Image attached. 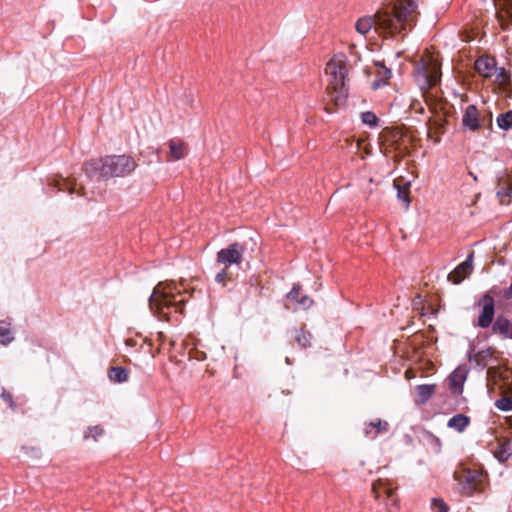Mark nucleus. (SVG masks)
Wrapping results in <instances>:
<instances>
[{"label": "nucleus", "mask_w": 512, "mask_h": 512, "mask_svg": "<svg viewBox=\"0 0 512 512\" xmlns=\"http://www.w3.org/2000/svg\"><path fill=\"white\" fill-rule=\"evenodd\" d=\"M377 67L376 78L372 82V88L377 90L387 84V81L391 78V70L387 68L385 65L380 64L379 62L375 63Z\"/></svg>", "instance_id": "dca6fc26"}, {"label": "nucleus", "mask_w": 512, "mask_h": 512, "mask_svg": "<svg viewBox=\"0 0 512 512\" xmlns=\"http://www.w3.org/2000/svg\"><path fill=\"white\" fill-rule=\"evenodd\" d=\"M14 340L13 333L9 327L0 326V343L8 345Z\"/></svg>", "instance_id": "b1692460"}, {"label": "nucleus", "mask_w": 512, "mask_h": 512, "mask_svg": "<svg viewBox=\"0 0 512 512\" xmlns=\"http://www.w3.org/2000/svg\"><path fill=\"white\" fill-rule=\"evenodd\" d=\"M476 71L485 78L494 76L498 67L494 58L489 56H481L475 61Z\"/></svg>", "instance_id": "f8f14e48"}, {"label": "nucleus", "mask_w": 512, "mask_h": 512, "mask_svg": "<svg viewBox=\"0 0 512 512\" xmlns=\"http://www.w3.org/2000/svg\"><path fill=\"white\" fill-rule=\"evenodd\" d=\"M496 17L502 29H508L512 25V0H498Z\"/></svg>", "instance_id": "9b49d317"}, {"label": "nucleus", "mask_w": 512, "mask_h": 512, "mask_svg": "<svg viewBox=\"0 0 512 512\" xmlns=\"http://www.w3.org/2000/svg\"><path fill=\"white\" fill-rule=\"evenodd\" d=\"M297 303H298L302 308H305V309H306V308H309V307L312 305L313 301H312V299H311L309 296H307V295H302V296L300 297V299L298 300V302H297Z\"/></svg>", "instance_id": "7c9ffc66"}, {"label": "nucleus", "mask_w": 512, "mask_h": 512, "mask_svg": "<svg viewBox=\"0 0 512 512\" xmlns=\"http://www.w3.org/2000/svg\"><path fill=\"white\" fill-rule=\"evenodd\" d=\"M372 490L376 499L380 500L383 498L389 512H396L398 508V500L394 495L393 488L386 481L380 480L377 483H374Z\"/></svg>", "instance_id": "1a4fd4ad"}, {"label": "nucleus", "mask_w": 512, "mask_h": 512, "mask_svg": "<svg viewBox=\"0 0 512 512\" xmlns=\"http://www.w3.org/2000/svg\"><path fill=\"white\" fill-rule=\"evenodd\" d=\"M285 362H286L288 365H290V364H291V360H290V358H289V357H286V358H285Z\"/></svg>", "instance_id": "58836bf2"}, {"label": "nucleus", "mask_w": 512, "mask_h": 512, "mask_svg": "<svg viewBox=\"0 0 512 512\" xmlns=\"http://www.w3.org/2000/svg\"><path fill=\"white\" fill-rule=\"evenodd\" d=\"M416 392H417V396L419 399L418 400L419 403L424 404L429 400V398L434 393V385H429V384L418 385V386H416Z\"/></svg>", "instance_id": "412c9836"}, {"label": "nucleus", "mask_w": 512, "mask_h": 512, "mask_svg": "<svg viewBox=\"0 0 512 512\" xmlns=\"http://www.w3.org/2000/svg\"><path fill=\"white\" fill-rule=\"evenodd\" d=\"M470 419L463 414H456L448 420L447 426L458 432H463L469 425Z\"/></svg>", "instance_id": "6ab92c4d"}, {"label": "nucleus", "mask_w": 512, "mask_h": 512, "mask_svg": "<svg viewBox=\"0 0 512 512\" xmlns=\"http://www.w3.org/2000/svg\"><path fill=\"white\" fill-rule=\"evenodd\" d=\"M108 377L112 382L124 383V382L128 381L129 372L127 369H125L123 367L116 366V367L110 368V370L108 371Z\"/></svg>", "instance_id": "aec40b11"}, {"label": "nucleus", "mask_w": 512, "mask_h": 512, "mask_svg": "<svg viewBox=\"0 0 512 512\" xmlns=\"http://www.w3.org/2000/svg\"><path fill=\"white\" fill-rule=\"evenodd\" d=\"M497 195L498 197H512V186L509 185V186H505V187H502L498 192H497Z\"/></svg>", "instance_id": "473e14b6"}, {"label": "nucleus", "mask_w": 512, "mask_h": 512, "mask_svg": "<svg viewBox=\"0 0 512 512\" xmlns=\"http://www.w3.org/2000/svg\"><path fill=\"white\" fill-rule=\"evenodd\" d=\"M414 76L421 91H426L440 82V65L433 59L421 61L415 67Z\"/></svg>", "instance_id": "39448f33"}, {"label": "nucleus", "mask_w": 512, "mask_h": 512, "mask_svg": "<svg viewBox=\"0 0 512 512\" xmlns=\"http://www.w3.org/2000/svg\"><path fill=\"white\" fill-rule=\"evenodd\" d=\"M311 334L309 332H305L304 330H296L295 341L303 348H306L310 345Z\"/></svg>", "instance_id": "5701e85b"}, {"label": "nucleus", "mask_w": 512, "mask_h": 512, "mask_svg": "<svg viewBox=\"0 0 512 512\" xmlns=\"http://www.w3.org/2000/svg\"><path fill=\"white\" fill-rule=\"evenodd\" d=\"M462 125L469 131H477L480 127L479 111L473 104L468 105L462 117Z\"/></svg>", "instance_id": "ddd939ff"}, {"label": "nucleus", "mask_w": 512, "mask_h": 512, "mask_svg": "<svg viewBox=\"0 0 512 512\" xmlns=\"http://www.w3.org/2000/svg\"><path fill=\"white\" fill-rule=\"evenodd\" d=\"M492 331L504 339H512V321L504 315H498L492 325Z\"/></svg>", "instance_id": "4468645a"}, {"label": "nucleus", "mask_w": 512, "mask_h": 512, "mask_svg": "<svg viewBox=\"0 0 512 512\" xmlns=\"http://www.w3.org/2000/svg\"><path fill=\"white\" fill-rule=\"evenodd\" d=\"M2 398L10 403V406L13 407L12 395L7 393L5 390L2 392Z\"/></svg>", "instance_id": "c9c22d12"}, {"label": "nucleus", "mask_w": 512, "mask_h": 512, "mask_svg": "<svg viewBox=\"0 0 512 512\" xmlns=\"http://www.w3.org/2000/svg\"><path fill=\"white\" fill-rule=\"evenodd\" d=\"M170 155L169 160L177 161L186 155V147L183 142L172 139L169 141Z\"/></svg>", "instance_id": "a211bd4d"}, {"label": "nucleus", "mask_w": 512, "mask_h": 512, "mask_svg": "<svg viewBox=\"0 0 512 512\" xmlns=\"http://www.w3.org/2000/svg\"><path fill=\"white\" fill-rule=\"evenodd\" d=\"M244 244H240L238 242H234L230 244L227 248H223L217 253V262L225 266V268L230 267L233 264H240L243 260V256L245 253Z\"/></svg>", "instance_id": "0eeeda50"}, {"label": "nucleus", "mask_w": 512, "mask_h": 512, "mask_svg": "<svg viewBox=\"0 0 512 512\" xmlns=\"http://www.w3.org/2000/svg\"><path fill=\"white\" fill-rule=\"evenodd\" d=\"M185 293L174 282H160L149 297L151 312L160 320L178 321L187 302Z\"/></svg>", "instance_id": "f03ea898"}, {"label": "nucleus", "mask_w": 512, "mask_h": 512, "mask_svg": "<svg viewBox=\"0 0 512 512\" xmlns=\"http://www.w3.org/2000/svg\"><path fill=\"white\" fill-rule=\"evenodd\" d=\"M102 434L103 429L100 426H93L88 428L87 432L84 435V438H93L94 440H97V438Z\"/></svg>", "instance_id": "c85d7f7f"}, {"label": "nucleus", "mask_w": 512, "mask_h": 512, "mask_svg": "<svg viewBox=\"0 0 512 512\" xmlns=\"http://www.w3.org/2000/svg\"><path fill=\"white\" fill-rule=\"evenodd\" d=\"M431 510L432 512H448V506L442 499L433 498L431 500Z\"/></svg>", "instance_id": "cd10ccee"}, {"label": "nucleus", "mask_w": 512, "mask_h": 512, "mask_svg": "<svg viewBox=\"0 0 512 512\" xmlns=\"http://www.w3.org/2000/svg\"><path fill=\"white\" fill-rule=\"evenodd\" d=\"M512 455V443L506 442L497 452V457L500 461H506Z\"/></svg>", "instance_id": "a878e982"}, {"label": "nucleus", "mask_w": 512, "mask_h": 512, "mask_svg": "<svg viewBox=\"0 0 512 512\" xmlns=\"http://www.w3.org/2000/svg\"><path fill=\"white\" fill-rule=\"evenodd\" d=\"M397 196H398L399 200L404 202L405 207L407 208L410 204V199H409L408 193L405 190L398 189Z\"/></svg>", "instance_id": "2f4dec72"}, {"label": "nucleus", "mask_w": 512, "mask_h": 512, "mask_svg": "<svg viewBox=\"0 0 512 512\" xmlns=\"http://www.w3.org/2000/svg\"><path fill=\"white\" fill-rule=\"evenodd\" d=\"M361 121L363 124L368 125L371 128L376 127L378 124L377 116L371 111L363 112L361 114Z\"/></svg>", "instance_id": "393cba45"}, {"label": "nucleus", "mask_w": 512, "mask_h": 512, "mask_svg": "<svg viewBox=\"0 0 512 512\" xmlns=\"http://www.w3.org/2000/svg\"><path fill=\"white\" fill-rule=\"evenodd\" d=\"M478 306L481 307V312L474 326L485 329L493 325L495 316V301L493 296L489 292H486L478 301Z\"/></svg>", "instance_id": "423d86ee"}, {"label": "nucleus", "mask_w": 512, "mask_h": 512, "mask_svg": "<svg viewBox=\"0 0 512 512\" xmlns=\"http://www.w3.org/2000/svg\"><path fill=\"white\" fill-rule=\"evenodd\" d=\"M496 122H497L498 127L504 131H508V130L512 129V110H510L506 113L500 114L497 117Z\"/></svg>", "instance_id": "4be33fe9"}, {"label": "nucleus", "mask_w": 512, "mask_h": 512, "mask_svg": "<svg viewBox=\"0 0 512 512\" xmlns=\"http://www.w3.org/2000/svg\"><path fill=\"white\" fill-rule=\"evenodd\" d=\"M348 62L343 54L335 55L327 63L325 73L329 78V86L333 90L336 105L342 104L348 95Z\"/></svg>", "instance_id": "20e7f679"}, {"label": "nucleus", "mask_w": 512, "mask_h": 512, "mask_svg": "<svg viewBox=\"0 0 512 512\" xmlns=\"http://www.w3.org/2000/svg\"><path fill=\"white\" fill-rule=\"evenodd\" d=\"M419 0H390L376 13L359 18L355 24L356 31L366 36L371 29L385 38L404 37L419 16Z\"/></svg>", "instance_id": "f257e3e1"}, {"label": "nucleus", "mask_w": 512, "mask_h": 512, "mask_svg": "<svg viewBox=\"0 0 512 512\" xmlns=\"http://www.w3.org/2000/svg\"><path fill=\"white\" fill-rule=\"evenodd\" d=\"M157 336H158V339H159L161 342H162V341H164V339H165V335H164V333H163V332H158Z\"/></svg>", "instance_id": "4c0bfd02"}, {"label": "nucleus", "mask_w": 512, "mask_h": 512, "mask_svg": "<svg viewBox=\"0 0 512 512\" xmlns=\"http://www.w3.org/2000/svg\"><path fill=\"white\" fill-rule=\"evenodd\" d=\"M473 270V253L465 261L460 263L451 273L448 274V280L453 284L461 283Z\"/></svg>", "instance_id": "9d476101"}, {"label": "nucleus", "mask_w": 512, "mask_h": 512, "mask_svg": "<svg viewBox=\"0 0 512 512\" xmlns=\"http://www.w3.org/2000/svg\"><path fill=\"white\" fill-rule=\"evenodd\" d=\"M136 167L133 158L126 155L107 156L101 160H91L85 164V173L90 178L108 179L124 177Z\"/></svg>", "instance_id": "7ed1b4c3"}, {"label": "nucleus", "mask_w": 512, "mask_h": 512, "mask_svg": "<svg viewBox=\"0 0 512 512\" xmlns=\"http://www.w3.org/2000/svg\"><path fill=\"white\" fill-rule=\"evenodd\" d=\"M466 379V371L463 368L455 369L450 375V388L458 394L462 392L463 383Z\"/></svg>", "instance_id": "f3484780"}, {"label": "nucleus", "mask_w": 512, "mask_h": 512, "mask_svg": "<svg viewBox=\"0 0 512 512\" xmlns=\"http://www.w3.org/2000/svg\"><path fill=\"white\" fill-rule=\"evenodd\" d=\"M388 423L381 419H376L365 425V436L370 439H375L378 434L387 432Z\"/></svg>", "instance_id": "2eb2a0df"}, {"label": "nucleus", "mask_w": 512, "mask_h": 512, "mask_svg": "<svg viewBox=\"0 0 512 512\" xmlns=\"http://www.w3.org/2000/svg\"><path fill=\"white\" fill-rule=\"evenodd\" d=\"M226 269L227 268H223L220 272H218L215 276V281L217 283H223L225 278L227 277V272H226Z\"/></svg>", "instance_id": "72a5a7b5"}, {"label": "nucleus", "mask_w": 512, "mask_h": 512, "mask_svg": "<svg viewBox=\"0 0 512 512\" xmlns=\"http://www.w3.org/2000/svg\"><path fill=\"white\" fill-rule=\"evenodd\" d=\"M461 490L470 496L476 492L482 482V475L476 470L464 469L456 474Z\"/></svg>", "instance_id": "6e6552de"}, {"label": "nucleus", "mask_w": 512, "mask_h": 512, "mask_svg": "<svg viewBox=\"0 0 512 512\" xmlns=\"http://www.w3.org/2000/svg\"><path fill=\"white\" fill-rule=\"evenodd\" d=\"M300 287L298 285H294L291 291L287 294V298L298 302L300 299Z\"/></svg>", "instance_id": "c756f323"}, {"label": "nucleus", "mask_w": 512, "mask_h": 512, "mask_svg": "<svg viewBox=\"0 0 512 512\" xmlns=\"http://www.w3.org/2000/svg\"><path fill=\"white\" fill-rule=\"evenodd\" d=\"M495 75H497L498 79H503L504 76H505L504 68H498V71H497V73Z\"/></svg>", "instance_id": "e433bc0d"}, {"label": "nucleus", "mask_w": 512, "mask_h": 512, "mask_svg": "<svg viewBox=\"0 0 512 512\" xmlns=\"http://www.w3.org/2000/svg\"><path fill=\"white\" fill-rule=\"evenodd\" d=\"M431 443L434 447V450L436 453L440 452V449H441V441L439 438L435 437V436H431Z\"/></svg>", "instance_id": "f704fd0d"}, {"label": "nucleus", "mask_w": 512, "mask_h": 512, "mask_svg": "<svg viewBox=\"0 0 512 512\" xmlns=\"http://www.w3.org/2000/svg\"><path fill=\"white\" fill-rule=\"evenodd\" d=\"M495 406L501 411H512V397H502L496 400Z\"/></svg>", "instance_id": "bb28decb"}]
</instances>
